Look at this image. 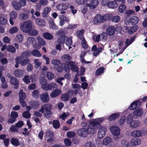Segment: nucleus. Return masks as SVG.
Listing matches in <instances>:
<instances>
[{
  "label": "nucleus",
  "instance_id": "f257e3e1",
  "mask_svg": "<svg viewBox=\"0 0 147 147\" xmlns=\"http://www.w3.org/2000/svg\"><path fill=\"white\" fill-rule=\"evenodd\" d=\"M32 28V22L30 20L23 22L20 24V29L23 32L28 33L30 32Z\"/></svg>",
  "mask_w": 147,
  "mask_h": 147
},
{
  "label": "nucleus",
  "instance_id": "f03ea898",
  "mask_svg": "<svg viewBox=\"0 0 147 147\" xmlns=\"http://www.w3.org/2000/svg\"><path fill=\"white\" fill-rule=\"evenodd\" d=\"M111 133L114 135V140H118L121 137L120 134V129L117 126H113L111 127L110 129Z\"/></svg>",
  "mask_w": 147,
  "mask_h": 147
},
{
  "label": "nucleus",
  "instance_id": "7ed1b4c3",
  "mask_svg": "<svg viewBox=\"0 0 147 147\" xmlns=\"http://www.w3.org/2000/svg\"><path fill=\"white\" fill-rule=\"evenodd\" d=\"M109 19L108 15L102 16L100 15H97L94 17L93 22L95 24H98L104 22L106 20Z\"/></svg>",
  "mask_w": 147,
  "mask_h": 147
},
{
  "label": "nucleus",
  "instance_id": "20e7f679",
  "mask_svg": "<svg viewBox=\"0 0 147 147\" xmlns=\"http://www.w3.org/2000/svg\"><path fill=\"white\" fill-rule=\"evenodd\" d=\"M37 79L36 75L35 74L28 76L26 75L23 79V81L26 84H28L30 82L31 80L32 82H36Z\"/></svg>",
  "mask_w": 147,
  "mask_h": 147
},
{
  "label": "nucleus",
  "instance_id": "39448f33",
  "mask_svg": "<svg viewBox=\"0 0 147 147\" xmlns=\"http://www.w3.org/2000/svg\"><path fill=\"white\" fill-rule=\"evenodd\" d=\"M107 131V128L105 127L101 126L99 129L97 138L100 139L102 138L105 136Z\"/></svg>",
  "mask_w": 147,
  "mask_h": 147
},
{
  "label": "nucleus",
  "instance_id": "423d86ee",
  "mask_svg": "<svg viewBox=\"0 0 147 147\" xmlns=\"http://www.w3.org/2000/svg\"><path fill=\"white\" fill-rule=\"evenodd\" d=\"M98 4L99 1L98 0H91L89 3L86 4V6L91 9H94L98 6Z\"/></svg>",
  "mask_w": 147,
  "mask_h": 147
},
{
  "label": "nucleus",
  "instance_id": "0eeeda50",
  "mask_svg": "<svg viewBox=\"0 0 147 147\" xmlns=\"http://www.w3.org/2000/svg\"><path fill=\"white\" fill-rule=\"evenodd\" d=\"M52 107V105L51 104H45L43 105L41 109L39 110V111L41 112L42 113H43L45 111H50Z\"/></svg>",
  "mask_w": 147,
  "mask_h": 147
},
{
  "label": "nucleus",
  "instance_id": "6e6552de",
  "mask_svg": "<svg viewBox=\"0 0 147 147\" xmlns=\"http://www.w3.org/2000/svg\"><path fill=\"white\" fill-rule=\"evenodd\" d=\"M125 30H126L128 34H130L136 32L138 29V27L137 26H134L131 27H129L125 26Z\"/></svg>",
  "mask_w": 147,
  "mask_h": 147
},
{
  "label": "nucleus",
  "instance_id": "1a4fd4ad",
  "mask_svg": "<svg viewBox=\"0 0 147 147\" xmlns=\"http://www.w3.org/2000/svg\"><path fill=\"white\" fill-rule=\"evenodd\" d=\"M41 100L43 102L47 103L49 100V97L47 92L42 93L40 96Z\"/></svg>",
  "mask_w": 147,
  "mask_h": 147
},
{
  "label": "nucleus",
  "instance_id": "9d476101",
  "mask_svg": "<svg viewBox=\"0 0 147 147\" xmlns=\"http://www.w3.org/2000/svg\"><path fill=\"white\" fill-rule=\"evenodd\" d=\"M69 4L67 3H61L57 5L56 7L58 10H65L68 8Z\"/></svg>",
  "mask_w": 147,
  "mask_h": 147
},
{
  "label": "nucleus",
  "instance_id": "9b49d317",
  "mask_svg": "<svg viewBox=\"0 0 147 147\" xmlns=\"http://www.w3.org/2000/svg\"><path fill=\"white\" fill-rule=\"evenodd\" d=\"M86 127L83 128L79 129L77 130L78 134L80 136H81L84 137H86L87 135Z\"/></svg>",
  "mask_w": 147,
  "mask_h": 147
},
{
  "label": "nucleus",
  "instance_id": "f8f14e48",
  "mask_svg": "<svg viewBox=\"0 0 147 147\" xmlns=\"http://www.w3.org/2000/svg\"><path fill=\"white\" fill-rule=\"evenodd\" d=\"M57 88V85L56 84L53 83H51L48 84L47 85L44 90L47 91H48L49 90H52Z\"/></svg>",
  "mask_w": 147,
  "mask_h": 147
},
{
  "label": "nucleus",
  "instance_id": "ddd939ff",
  "mask_svg": "<svg viewBox=\"0 0 147 147\" xmlns=\"http://www.w3.org/2000/svg\"><path fill=\"white\" fill-rule=\"evenodd\" d=\"M141 102L139 100H136L133 102L129 106V108L130 110H133L138 107L140 105Z\"/></svg>",
  "mask_w": 147,
  "mask_h": 147
},
{
  "label": "nucleus",
  "instance_id": "4468645a",
  "mask_svg": "<svg viewBox=\"0 0 147 147\" xmlns=\"http://www.w3.org/2000/svg\"><path fill=\"white\" fill-rule=\"evenodd\" d=\"M90 125L92 127L95 129V130L101 126L100 123L95 119L90 122Z\"/></svg>",
  "mask_w": 147,
  "mask_h": 147
},
{
  "label": "nucleus",
  "instance_id": "2eb2a0df",
  "mask_svg": "<svg viewBox=\"0 0 147 147\" xmlns=\"http://www.w3.org/2000/svg\"><path fill=\"white\" fill-rule=\"evenodd\" d=\"M39 82L42 86V89L44 90L46 86L47 81L44 77H41L39 78Z\"/></svg>",
  "mask_w": 147,
  "mask_h": 147
},
{
  "label": "nucleus",
  "instance_id": "dca6fc26",
  "mask_svg": "<svg viewBox=\"0 0 147 147\" xmlns=\"http://www.w3.org/2000/svg\"><path fill=\"white\" fill-rule=\"evenodd\" d=\"M120 146L121 147H131V143L125 139L121 141Z\"/></svg>",
  "mask_w": 147,
  "mask_h": 147
},
{
  "label": "nucleus",
  "instance_id": "f3484780",
  "mask_svg": "<svg viewBox=\"0 0 147 147\" xmlns=\"http://www.w3.org/2000/svg\"><path fill=\"white\" fill-rule=\"evenodd\" d=\"M61 91L59 89H56L53 90L50 95V96L52 98L56 97L61 94Z\"/></svg>",
  "mask_w": 147,
  "mask_h": 147
},
{
  "label": "nucleus",
  "instance_id": "a211bd4d",
  "mask_svg": "<svg viewBox=\"0 0 147 147\" xmlns=\"http://www.w3.org/2000/svg\"><path fill=\"white\" fill-rule=\"evenodd\" d=\"M59 18L60 20L59 21V25L60 26H63L65 23V22H68L69 21L68 19L66 18V17L64 15H60Z\"/></svg>",
  "mask_w": 147,
  "mask_h": 147
},
{
  "label": "nucleus",
  "instance_id": "6ab92c4d",
  "mask_svg": "<svg viewBox=\"0 0 147 147\" xmlns=\"http://www.w3.org/2000/svg\"><path fill=\"white\" fill-rule=\"evenodd\" d=\"M143 109L140 108L134 110L133 112L134 116H136L137 117H140L143 115Z\"/></svg>",
  "mask_w": 147,
  "mask_h": 147
},
{
  "label": "nucleus",
  "instance_id": "aec40b11",
  "mask_svg": "<svg viewBox=\"0 0 147 147\" xmlns=\"http://www.w3.org/2000/svg\"><path fill=\"white\" fill-rule=\"evenodd\" d=\"M121 4L116 1H109L108 7L110 8H117L119 4Z\"/></svg>",
  "mask_w": 147,
  "mask_h": 147
},
{
  "label": "nucleus",
  "instance_id": "412c9836",
  "mask_svg": "<svg viewBox=\"0 0 147 147\" xmlns=\"http://www.w3.org/2000/svg\"><path fill=\"white\" fill-rule=\"evenodd\" d=\"M86 127L87 135L93 134L96 133V131L95 129L93 128L90 126H89L88 125H87Z\"/></svg>",
  "mask_w": 147,
  "mask_h": 147
},
{
  "label": "nucleus",
  "instance_id": "4be33fe9",
  "mask_svg": "<svg viewBox=\"0 0 147 147\" xmlns=\"http://www.w3.org/2000/svg\"><path fill=\"white\" fill-rule=\"evenodd\" d=\"M10 83L13 85L15 86V88H18V84H19V82L18 80L14 77H11L10 80Z\"/></svg>",
  "mask_w": 147,
  "mask_h": 147
},
{
  "label": "nucleus",
  "instance_id": "5701e85b",
  "mask_svg": "<svg viewBox=\"0 0 147 147\" xmlns=\"http://www.w3.org/2000/svg\"><path fill=\"white\" fill-rule=\"evenodd\" d=\"M14 74L17 77L21 78L24 75V71L20 69H17L14 72Z\"/></svg>",
  "mask_w": 147,
  "mask_h": 147
},
{
  "label": "nucleus",
  "instance_id": "b1692460",
  "mask_svg": "<svg viewBox=\"0 0 147 147\" xmlns=\"http://www.w3.org/2000/svg\"><path fill=\"white\" fill-rule=\"evenodd\" d=\"M115 32V28L112 26L109 27L106 30V32L107 34L109 36H112L113 35Z\"/></svg>",
  "mask_w": 147,
  "mask_h": 147
},
{
  "label": "nucleus",
  "instance_id": "393cba45",
  "mask_svg": "<svg viewBox=\"0 0 147 147\" xmlns=\"http://www.w3.org/2000/svg\"><path fill=\"white\" fill-rule=\"evenodd\" d=\"M36 41V39L34 38L30 37L27 38V42L26 44V46L28 47L30 45L32 44Z\"/></svg>",
  "mask_w": 147,
  "mask_h": 147
},
{
  "label": "nucleus",
  "instance_id": "a878e982",
  "mask_svg": "<svg viewBox=\"0 0 147 147\" xmlns=\"http://www.w3.org/2000/svg\"><path fill=\"white\" fill-rule=\"evenodd\" d=\"M29 17L28 14L26 13H22L19 15L18 18L21 21H23L28 19Z\"/></svg>",
  "mask_w": 147,
  "mask_h": 147
},
{
  "label": "nucleus",
  "instance_id": "bb28decb",
  "mask_svg": "<svg viewBox=\"0 0 147 147\" xmlns=\"http://www.w3.org/2000/svg\"><path fill=\"white\" fill-rule=\"evenodd\" d=\"M51 10L50 7H45L42 13V15L43 17L45 18L47 17V14L49 13Z\"/></svg>",
  "mask_w": 147,
  "mask_h": 147
},
{
  "label": "nucleus",
  "instance_id": "cd10ccee",
  "mask_svg": "<svg viewBox=\"0 0 147 147\" xmlns=\"http://www.w3.org/2000/svg\"><path fill=\"white\" fill-rule=\"evenodd\" d=\"M35 22L36 24L40 26H44L45 24V21L42 19H36L35 20Z\"/></svg>",
  "mask_w": 147,
  "mask_h": 147
},
{
  "label": "nucleus",
  "instance_id": "c85d7f7f",
  "mask_svg": "<svg viewBox=\"0 0 147 147\" xmlns=\"http://www.w3.org/2000/svg\"><path fill=\"white\" fill-rule=\"evenodd\" d=\"M129 21L132 24H136L138 23L139 19L136 16H133L130 19Z\"/></svg>",
  "mask_w": 147,
  "mask_h": 147
},
{
  "label": "nucleus",
  "instance_id": "c756f323",
  "mask_svg": "<svg viewBox=\"0 0 147 147\" xmlns=\"http://www.w3.org/2000/svg\"><path fill=\"white\" fill-rule=\"evenodd\" d=\"M11 4L14 8L16 10H19L21 8V7L19 3L14 1H12Z\"/></svg>",
  "mask_w": 147,
  "mask_h": 147
},
{
  "label": "nucleus",
  "instance_id": "7c9ffc66",
  "mask_svg": "<svg viewBox=\"0 0 147 147\" xmlns=\"http://www.w3.org/2000/svg\"><path fill=\"white\" fill-rule=\"evenodd\" d=\"M112 140L109 137H107L104 139L102 141V144L107 145L109 144L112 141Z\"/></svg>",
  "mask_w": 147,
  "mask_h": 147
},
{
  "label": "nucleus",
  "instance_id": "2f4dec72",
  "mask_svg": "<svg viewBox=\"0 0 147 147\" xmlns=\"http://www.w3.org/2000/svg\"><path fill=\"white\" fill-rule=\"evenodd\" d=\"M131 134L134 137H139L141 136L142 133L140 131L136 130L133 131Z\"/></svg>",
  "mask_w": 147,
  "mask_h": 147
},
{
  "label": "nucleus",
  "instance_id": "473e14b6",
  "mask_svg": "<svg viewBox=\"0 0 147 147\" xmlns=\"http://www.w3.org/2000/svg\"><path fill=\"white\" fill-rule=\"evenodd\" d=\"M49 22L50 28L55 30L58 29V27L55 25L54 21L53 20L50 19L49 20Z\"/></svg>",
  "mask_w": 147,
  "mask_h": 147
},
{
  "label": "nucleus",
  "instance_id": "72a5a7b5",
  "mask_svg": "<svg viewBox=\"0 0 147 147\" xmlns=\"http://www.w3.org/2000/svg\"><path fill=\"white\" fill-rule=\"evenodd\" d=\"M24 36L20 34H18L15 38V40L19 43H21L23 40Z\"/></svg>",
  "mask_w": 147,
  "mask_h": 147
},
{
  "label": "nucleus",
  "instance_id": "f704fd0d",
  "mask_svg": "<svg viewBox=\"0 0 147 147\" xmlns=\"http://www.w3.org/2000/svg\"><path fill=\"white\" fill-rule=\"evenodd\" d=\"M31 55V51L27 50L22 52L21 54V57L23 58H27Z\"/></svg>",
  "mask_w": 147,
  "mask_h": 147
},
{
  "label": "nucleus",
  "instance_id": "c9c22d12",
  "mask_svg": "<svg viewBox=\"0 0 147 147\" xmlns=\"http://www.w3.org/2000/svg\"><path fill=\"white\" fill-rule=\"evenodd\" d=\"M6 50L11 53H15L16 52V49L12 45H8L6 48Z\"/></svg>",
  "mask_w": 147,
  "mask_h": 147
},
{
  "label": "nucleus",
  "instance_id": "e433bc0d",
  "mask_svg": "<svg viewBox=\"0 0 147 147\" xmlns=\"http://www.w3.org/2000/svg\"><path fill=\"white\" fill-rule=\"evenodd\" d=\"M140 122L137 120H134L130 124L131 127L134 128L136 127L140 126Z\"/></svg>",
  "mask_w": 147,
  "mask_h": 147
},
{
  "label": "nucleus",
  "instance_id": "4c0bfd02",
  "mask_svg": "<svg viewBox=\"0 0 147 147\" xmlns=\"http://www.w3.org/2000/svg\"><path fill=\"white\" fill-rule=\"evenodd\" d=\"M31 54L34 56L40 57L41 56V54L40 52L37 49H34L31 52Z\"/></svg>",
  "mask_w": 147,
  "mask_h": 147
},
{
  "label": "nucleus",
  "instance_id": "58836bf2",
  "mask_svg": "<svg viewBox=\"0 0 147 147\" xmlns=\"http://www.w3.org/2000/svg\"><path fill=\"white\" fill-rule=\"evenodd\" d=\"M135 38V37L134 36L131 38L130 39L127 38L126 39L125 41V43L126 47L130 45L132 42L134 40Z\"/></svg>",
  "mask_w": 147,
  "mask_h": 147
},
{
  "label": "nucleus",
  "instance_id": "ea45409f",
  "mask_svg": "<svg viewBox=\"0 0 147 147\" xmlns=\"http://www.w3.org/2000/svg\"><path fill=\"white\" fill-rule=\"evenodd\" d=\"M10 142L12 144L15 146H18L20 144L19 140L16 138H12Z\"/></svg>",
  "mask_w": 147,
  "mask_h": 147
},
{
  "label": "nucleus",
  "instance_id": "a19ab883",
  "mask_svg": "<svg viewBox=\"0 0 147 147\" xmlns=\"http://www.w3.org/2000/svg\"><path fill=\"white\" fill-rule=\"evenodd\" d=\"M131 143L135 145H139L141 143L140 139L139 138L136 139H131Z\"/></svg>",
  "mask_w": 147,
  "mask_h": 147
},
{
  "label": "nucleus",
  "instance_id": "79ce46f5",
  "mask_svg": "<svg viewBox=\"0 0 147 147\" xmlns=\"http://www.w3.org/2000/svg\"><path fill=\"white\" fill-rule=\"evenodd\" d=\"M120 20V18L119 16H115L112 17L111 20L113 22L115 23L118 22Z\"/></svg>",
  "mask_w": 147,
  "mask_h": 147
},
{
  "label": "nucleus",
  "instance_id": "37998d69",
  "mask_svg": "<svg viewBox=\"0 0 147 147\" xmlns=\"http://www.w3.org/2000/svg\"><path fill=\"white\" fill-rule=\"evenodd\" d=\"M70 98L69 95L67 94H62L61 95V98L63 101H65L68 100Z\"/></svg>",
  "mask_w": 147,
  "mask_h": 147
},
{
  "label": "nucleus",
  "instance_id": "c03bdc74",
  "mask_svg": "<svg viewBox=\"0 0 147 147\" xmlns=\"http://www.w3.org/2000/svg\"><path fill=\"white\" fill-rule=\"evenodd\" d=\"M53 125L54 128L57 129L59 128L60 124L57 120H54L53 122Z\"/></svg>",
  "mask_w": 147,
  "mask_h": 147
},
{
  "label": "nucleus",
  "instance_id": "a18cd8bd",
  "mask_svg": "<svg viewBox=\"0 0 147 147\" xmlns=\"http://www.w3.org/2000/svg\"><path fill=\"white\" fill-rule=\"evenodd\" d=\"M42 113L43 114L44 116L48 119L50 118L52 115V113L51 111L44 112Z\"/></svg>",
  "mask_w": 147,
  "mask_h": 147
},
{
  "label": "nucleus",
  "instance_id": "49530a36",
  "mask_svg": "<svg viewBox=\"0 0 147 147\" xmlns=\"http://www.w3.org/2000/svg\"><path fill=\"white\" fill-rule=\"evenodd\" d=\"M133 115L132 114H129L127 117L126 119V122L127 123H130L132 122Z\"/></svg>",
  "mask_w": 147,
  "mask_h": 147
},
{
  "label": "nucleus",
  "instance_id": "de8ad7c7",
  "mask_svg": "<svg viewBox=\"0 0 147 147\" xmlns=\"http://www.w3.org/2000/svg\"><path fill=\"white\" fill-rule=\"evenodd\" d=\"M62 59L65 61L70 60L71 59V56L68 54H65L61 57Z\"/></svg>",
  "mask_w": 147,
  "mask_h": 147
},
{
  "label": "nucleus",
  "instance_id": "09e8293b",
  "mask_svg": "<svg viewBox=\"0 0 147 147\" xmlns=\"http://www.w3.org/2000/svg\"><path fill=\"white\" fill-rule=\"evenodd\" d=\"M47 76L48 80H51L54 78L55 76L52 72H48L47 74Z\"/></svg>",
  "mask_w": 147,
  "mask_h": 147
},
{
  "label": "nucleus",
  "instance_id": "8fccbe9b",
  "mask_svg": "<svg viewBox=\"0 0 147 147\" xmlns=\"http://www.w3.org/2000/svg\"><path fill=\"white\" fill-rule=\"evenodd\" d=\"M18 30V29L17 27H13L9 30V32L11 34H13L17 32Z\"/></svg>",
  "mask_w": 147,
  "mask_h": 147
},
{
  "label": "nucleus",
  "instance_id": "3c124183",
  "mask_svg": "<svg viewBox=\"0 0 147 147\" xmlns=\"http://www.w3.org/2000/svg\"><path fill=\"white\" fill-rule=\"evenodd\" d=\"M105 68L103 67H100L96 71V75L98 76L104 72Z\"/></svg>",
  "mask_w": 147,
  "mask_h": 147
},
{
  "label": "nucleus",
  "instance_id": "603ef678",
  "mask_svg": "<svg viewBox=\"0 0 147 147\" xmlns=\"http://www.w3.org/2000/svg\"><path fill=\"white\" fill-rule=\"evenodd\" d=\"M43 36L44 38L48 40H51L53 38V36L48 33H45Z\"/></svg>",
  "mask_w": 147,
  "mask_h": 147
},
{
  "label": "nucleus",
  "instance_id": "864d4df0",
  "mask_svg": "<svg viewBox=\"0 0 147 147\" xmlns=\"http://www.w3.org/2000/svg\"><path fill=\"white\" fill-rule=\"evenodd\" d=\"M89 0H76V3L78 5H82L86 3Z\"/></svg>",
  "mask_w": 147,
  "mask_h": 147
},
{
  "label": "nucleus",
  "instance_id": "5fc2aeb1",
  "mask_svg": "<svg viewBox=\"0 0 147 147\" xmlns=\"http://www.w3.org/2000/svg\"><path fill=\"white\" fill-rule=\"evenodd\" d=\"M67 39V37L66 36H62L57 39V41L60 43H63L65 40V39Z\"/></svg>",
  "mask_w": 147,
  "mask_h": 147
},
{
  "label": "nucleus",
  "instance_id": "6e6d98bb",
  "mask_svg": "<svg viewBox=\"0 0 147 147\" xmlns=\"http://www.w3.org/2000/svg\"><path fill=\"white\" fill-rule=\"evenodd\" d=\"M9 16L10 18L15 19L17 17V14L16 12L13 11H12L10 13Z\"/></svg>",
  "mask_w": 147,
  "mask_h": 147
},
{
  "label": "nucleus",
  "instance_id": "4d7b16f0",
  "mask_svg": "<svg viewBox=\"0 0 147 147\" xmlns=\"http://www.w3.org/2000/svg\"><path fill=\"white\" fill-rule=\"evenodd\" d=\"M7 22V19L3 17L0 16V24L4 25L6 24Z\"/></svg>",
  "mask_w": 147,
  "mask_h": 147
},
{
  "label": "nucleus",
  "instance_id": "13d9d810",
  "mask_svg": "<svg viewBox=\"0 0 147 147\" xmlns=\"http://www.w3.org/2000/svg\"><path fill=\"white\" fill-rule=\"evenodd\" d=\"M119 116L117 113H115L111 115L109 117V121L113 120L115 119Z\"/></svg>",
  "mask_w": 147,
  "mask_h": 147
},
{
  "label": "nucleus",
  "instance_id": "bf43d9fd",
  "mask_svg": "<svg viewBox=\"0 0 147 147\" xmlns=\"http://www.w3.org/2000/svg\"><path fill=\"white\" fill-rule=\"evenodd\" d=\"M34 62L36 69L38 68L40 66L41 64V63L39 61V59H35Z\"/></svg>",
  "mask_w": 147,
  "mask_h": 147
},
{
  "label": "nucleus",
  "instance_id": "052dcab7",
  "mask_svg": "<svg viewBox=\"0 0 147 147\" xmlns=\"http://www.w3.org/2000/svg\"><path fill=\"white\" fill-rule=\"evenodd\" d=\"M37 40L38 43L40 45H45L46 43L45 41L40 37H38L37 38Z\"/></svg>",
  "mask_w": 147,
  "mask_h": 147
},
{
  "label": "nucleus",
  "instance_id": "680f3d73",
  "mask_svg": "<svg viewBox=\"0 0 147 147\" xmlns=\"http://www.w3.org/2000/svg\"><path fill=\"white\" fill-rule=\"evenodd\" d=\"M83 30H81L78 31L77 32V35L78 37L80 39H83Z\"/></svg>",
  "mask_w": 147,
  "mask_h": 147
},
{
  "label": "nucleus",
  "instance_id": "e2e57ef3",
  "mask_svg": "<svg viewBox=\"0 0 147 147\" xmlns=\"http://www.w3.org/2000/svg\"><path fill=\"white\" fill-rule=\"evenodd\" d=\"M67 136L68 138H71L75 136V134L73 131H68L67 134Z\"/></svg>",
  "mask_w": 147,
  "mask_h": 147
},
{
  "label": "nucleus",
  "instance_id": "0e129e2a",
  "mask_svg": "<svg viewBox=\"0 0 147 147\" xmlns=\"http://www.w3.org/2000/svg\"><path fill=\"white\" fill-rule=\"evenodd\" d=\"M126 10V7L125 5H121L119 7V11L121 13H123L124 11Z\"/></svg>",
  "mask_w": 147,
  "mask_h": 147
},
{
  "label": "nucleus",
  "instance_id": "69168bd1",
  "mask_svg": "<svg viewBox=\"0 0 147 147\" xmlns=\"http://www.w3.org/2000/svg\"><path fill=\"white\" fill-rule=\"evenodd\" d=\"M45 133V136L47 138L53 137L54 136L53 133L50 131H47Z\"/></svg>",
  "mask_w": 147,
  "mask_h": 147
},
{
  "label": "nucleus",
  "instance_id": "338daca9",
  "mask_svg": "<svg viewBox=\"0 0 147 147\" xmlns=\"http://www.w3.org/2000/svg\"><path fill=\"white\" fill-rule=\"evenodd\" d=\"M19 96L20 97L19 99H25L26 98V95L25 93L22 90H20L19 92Z\"/></svg>",
  "mask_w": 147,
  "mask_h": 147
},
{
  "label": "nucleus",
  "instance_id": "774afa93",
  "mask_svg": "<svg viewBox=\"0 0 147 147\" xmlns=\"http://www.w3.org/2000/svg\"><path fill=\"white\" fill-rule=\"evenodd\" d=\"M102 49V48L101 47L97 48L94 51L93 53V55L95 56H96L100 52Z\"/></svg>",
  "mask_w": 147,
  "mask_h": 147
}]
</instances>
